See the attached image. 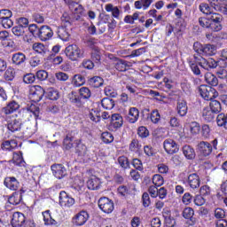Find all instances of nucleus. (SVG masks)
Here are the masks:
<instances>
[{"mask_svg":"<svg viewBox=\"0 0 227 227\" xmlns=\"http://www.w3.org/2000/svg\"><path fill=\"white\" fill-rule=\"evenodd\" d=\"M217 138H215L211 142L200 141L197 145V152L201 157H208L214 150H217Z\"/></svg>","mask_w":227,"mask_h":227,"instance_id":"nucleus-1","label":"nucleus"},{"mask_svg":"<svg viewBox=\"0 0 227 227\" xmlns=\"http://www.w3.org/2000/svg\"><path fill=\"white\" fill-rule=\"evenodd\" d=\"M65 54L71 61H79L84 58V51L77 44H70L65 49Z\"/></svg>","mask_w":227,"mask_h":227,"instance_id":"nucleus-2","label":"nucleus"},{"mask_svg":"<svg viewBox=\"0 0 227 227\" xmlns=\"http://www.w3.org/2000/svg\"><path fill=\"white\" fill-rule=\"evenodd\" d=\"M197 63L201 68L204 70H212V68H217V67H221V63H223V67H226V63L224 59L215 60L213 58L205 59L200 57L197 59Z\"/></svg>","mask_w":227,"mask_h":227,"instance_id":"nucleus-3","label":"nucleus"},{"mask_svg":"<svg viewBox=\"0 0 227 227\" xmlns=\"http://www.w3.org/2000/svg\"><path fill=\"white\" fill-rule=\"evenodd\" d=\"M199 93L204 100H214V98H217V97H219V92H217L215 89L207 85H200L199 87Z\"/></svg>","mask_w":227,"mask_h":227,"instance_id":"nucleus-4","label":"nucleus"},{"mask_svg":"<svg viewBox=\"0 0 227 227\" xmlns=\"http://www.w3.org/2000/svg\"><path fill=\"white\" fill-rule=\"evenodd\" d=\"M59 204L62 208H71L75 205V199L68 195L67 192L61 191L59 192Z\"/></svg>","mask_w":227,"mask_h":227,"instance_id":"nucleus-5","label":"nucleus"},{"mask_svg":"<svg viewBox=\"0 0 227 227\" xmlns=\"http://www.w3.org/2000/svg\"><path fill=\"white\" fill-rule=\"evenodd\" d=\"M88 219H90V214L85 210H82L73 216L72 224L74 226H84L88 223Z\"/></svg>","mask_w":227,"mask_h":227,"instance_id":"nucleus-6","label":"nucleus"},{"mask_svg":"<svg viewBox=\"0 0 227 227\" xmlns=\"http://www.w3.org/2000/svg\"><path fill=\"white\" fill-rule=\"evenodd\" d=\"M98 207L105 214H111L114 210V203L107 197H101L99 199Z\"/></svg>","mask_w":227,"mask_h":227,"instance_id":"nucleus-7","label":"nucleus"},{"mask_svg":"<svg viewBox=\"0 0 227 227\" xmlns=\"http://www.w3.org/2000/svg\"><path fill=\"white\" fill-rule=\"evenodd\" d=\"M163 147L165 152H167V153L169 155H173V153H178V151L180 150L178 144H176V142L171 138L164 140Z\"/></svg>","mask_w":227,"mask_h":227,"instance_id":"nucleus-8","label":"nucleus"},{"mask_svg":"<svg viewBox=\"0 0 227 227\" xmlns=\"http://www.w3.org/2000/svg\"><path fill=\"white\" fill-rule=\"evenodd\" d=\"M6 121H7V129L11 132H18V130H20L22 127V121H20V119H17L15 117H6Z\"/></svg>","mask_w":227,"mask_h":227,"instance_id":"nucleus-9","label":"nucleus"},{"mask_svg":"<svg viewBox=\"0 0 227 227\" xmlns=\"http://www.w3.org/2000/svg\"><path fill=\"white\" fill-rule=\"evenodd\" d=\"M45 95V90L42 88V86H35L34 90H32V92L29 94V98L32 102H35V104L40 102L42 98H43V96Z\"/></svg>","mask_w":227,"mask_h":227,"instance_id":"nucleus-10","label":"nucleus"},{"mask_svg":"<svg viewBox=\"0 0 227 227\" xmlns=\"http://www.w3.org/2000/svg\"><path fill=\"white\" fill-rule=\"evenodd\" d=\"M54 35V32L52 28L49 26H42L39 30V35L37 38H40L42 42H47V40H51Z\"/></svg>","mask_w":227,"mask_h":227,"instance_id":"nucleus-11","label":"nucleus"},{"mask_svg":"<svg viewBox=\"0 0 227 227\" xmlns=\"http://www.w3.org/2000/svg\"><path fill=\"white\" fill-rule=\"evenodd\" d=\"M27 58L23 52L18 51L12 56V63L14 67H24Z\"/></svg>","mask_w":227,"mask_h":227,"instance_id":"nucleus-12","label":"nucleus"},{"mask_svg":"<svg viewBox=\"0 0 227 227\" xmlns=\"http://www.w3.org/2000/svg\"><path fill=\"white\" fill-rule=\"evenodd\" d=\"M52 174L56 178L61 180V178H65L67 175V168L62 164H53L51 165Z\"/></svg>","mask_w":227,"mask_h":227,"instance_id":"nucleus-13","label":"nucleus"},{"mask_svg":"<svg viewBox=\"0 0 227 227\" xmlns=\"http://www.w3.org/2000/svg\"><path fill=\"white\" fill-rule=\"evenodd\" d=\"M188 185L193 191H195V189H200V185H201V179H200V176L196 173L190 174L188 176Z\"/></svg>","mask_w":227,"mask_h":227,"instance_id":"nucleus-14","label":"nucleus"},{"mask_svg":"<svg viewBox=\"0 0 227 227\" xmlns=\"http://www.w3.org/2000/svg\"><path fill=\"white\" fill-rule=\"evenodd\" d=\"M26 223V216L22 213L16 212L12 215V226L13 227H22Z\"/></svg>","mask_w":227,"mask_h":227,"instance_id":"nucleus-15","label":"nucleus"},{"mask_svg":"<svg viewBox=\"0 0 227 227\" xmlns=\"http://www.w3.org/2000/svg\"><path fill=\"white\" fill-rule=\"evenodd\" d=\"M208 3L216 12H226L227 0H208Z\"/></svg>","mask_w":227,"mask_h":227,"instance_id":"nucleus-16","label":"nucleus"},{"mask_svg":"<svg viewBox=\"0 0 227 227\" xmlns=\"http://www.w3.org/2000/svg\"><path fill=\"white\" fill-rule=\"evenodd\" d=\"M68 99L71 104H74L76 107H82L84 106V100L80 95H77L75 91H72L68 94Z\"/></svg>","mask_w":227,"mask_h":227,"instance_id":"nucleus-17","label":"nucleus"},{"mask_svg":"<svg viewBox=\"0 0 227 227\" xmlns=\"http://www.w3.org/2000/svg\"><path fill=\"white\" fill-rule=\"evenodd\" d=\"M75 136H77V131L73 130V131H70L67 135V137L64 138L63 145L66 150H70L72 146H74L73 143H74V139H75Z\"/></svg>","mask_w":227,"mask_h":227,"instance_id":"nucleus-18","label":"nucleus"},{"mask_svg":"<svg viewBox=\"0 0 227 227\" xmlns=\"http://www.w3.org/2000/svg\"><path fill=\"white\" fill-rule=\"evenodd\" d=\"M102 182L100 181V178L92 176L88 181H87V187L90 191H98L101 187Z\"/></svg>","mask_w":227,"mask_h":227,"instance_id":"nucleus-19","label":"nucleus"},{"mask_svg":"<svg viewBox=\"0 0 227 227\" xmlns=\"http://www.w3.org/2000/svg\"><path fill=\"white\" fill-rule=\"evenodd\" d=\"M33 51L37 54H40L43 58L45 57L47 52H49V49L47 46L43 45L42 43H35L32 46Z\"/></svg>","mask_w":227,"mask_h":227,"instance_id":"nucleus-20","label":"nucleus"},{"mask_svg":"<svg viewBox=\"0 0 227 227\" xmlns=\"http://www.w3.org/2000/svg\"><path fill=\"white\" fill-rule=\"evenodd\" d=\"M182 215L184 219H189L191 221V226L196 224V219L194 218V209H192V207H185L183 210Z\"/></svg>","mask_w":227,"mask_h":227,"instance_id":"nucleus-21","label":"nucleus"},{"mask_svg":"<svg viewBox=\"0 0 227 227\" xmlns=\"http://www.w3.org/2000/svg\"><path fill=\"white\" fill-rule=\"evenodd\" d=\"M202 118L207 121V123H210V121H214L215 114L210 109V107L207 106L202 110Z\"/></svg>","mask_w":227,"mask_h":227,"instance_id":"nucleus-22","label":"nucleus"},{"mask_svg":"<svg viewBox=\"0 0 227 227\" xmlns=\"http://www.w3.org/2000/svg\"><path fill=\"white\" fill-rule=\"evenodd\" d=\"M176 109H177V114H179V116H185L188 111L187 101L184 99H178Z\"/></svg>","mask_w":227,"mask_h":227,"instance_id":"nucleus-23","label":"nucleus"},{"mask_svg":"<svg viewBox=\"0 0 227 227\" xmlns=\"http://www.w3.org/2000/svg\"><path fill=\"white\" fill-rule=\"evenodd\" d=\"M4 184L11 191H17L19 189V181L15 177H6Z\"/></svg>","mask_w":227,"mask_h":227,"instance_id":"nucleus-24","label":"nucleus"},{"mask_svg":"<svg viewBox=\"0 0 227 227\" xmlns=\"http://www.w3.org/2000/svg\"><path fill=\"white\" fill-rule=\"evenodd\" d=\"M24 191L15 192L12 196L8 198V202L11 205H19L22 201V193Z\"/></svg>","mask_w":227,"mask_h":227,"instance_id":"nucleus-25","label":"nucleus"},{"mask_svg":"<svg viewBox=\"0 0 227 227\" xmlns=\"http://www.w3.org/2000/svg\"><path fill=\"white\" fill-rule=\"evenodd\" d=\"M139 120V110L136 107H131L129 111L128 121L129 123H136Z\"/></svg>","mask_w":227,"mask_h":227,"instance_id":"nucleus-26","label":"nucleus"},{"mask_svg":"<svg viewBox=\"0 0 227 227\" xmlns=\"http://www.w3.org/2000/svg\"><path fill=\"white\" fill-rule=\"evenodd\" d=\"M58 36L63 42H68L70 40V33H68V28L65 27H59L58 28Z\"/></svg>","mask_w":227,"mask_h":227,"instance_id":"nucleus-27","label":"nucleus"},{"mask_svg":"<svg viewBox=\"0 0 227 227\" xmlns=\"http://www.w3.org/2000/svg\"><path fill=\"white\" fill-rule=\"evenodd\" d=\"M183 153L184 157L188 159V160H192V159L196 157V152L191 145H184L183 147Z\"/></svg>","mask_w":227,"mask_h":227,"instance_id":"nucleus-28","label":"nucleus"},{"mask_svg":"<svg viewBox=\"0 0 227 227\" xmlns=\"http://www.w3.org/2000/svg\"><path fill=\"white\" fill-rule=\"evenodd\" d=\"M20 106L19 103H17L16 101H11L7 106H5L3 111L4 113V114H12V113H15V111H17V109H19Z\"/></svg>","mask_w":227,"mask_h":227,"instance_id":"nucleus-29","label":"nucleus"},{"mask_svg":"<svg viewBox=\"0 0 227 227\" xmlns=\"http://www.w3.org/2000/svg\"><path fill=\"white\" fill-rule=\"evenodd\" d=\"M205 81L207 84H210V86H217V84H219V80L212 73L205 74Z\"/></svg>","mask_w":227,"mask_h":227,"instance_id":"nucleus-30","label":"nucleus"},{"mask_svg":"<svg viewBox=\"0 0 227 227\" xmlns=\"http://www.w3.org/2000/svg\"><path fill=\"white\" fill-rule=\"evenodd\" d=\"M217 52V48L214 44L204 45L202 54L206 56H214Z\"/></svg>","mask_w":227,"mask_h":227,"instance_id":"nucleus-31","label":"nucleus"},{"mask_svg":"<svg viewBox=\"0 0 227 227\" xmlns=\"http://www.w3.org/2000/svg\"><path fill=\"white\" fill-rule=\"evenodd\" d=\"M46 97L49 100H58L59 98V90L54 88H49L46 91Z\"/></svg>","mask_w":227,"mask_h":227,"instance_id":"nucleus-32","label":"nucleus"},{"mask_svg":"<svg viewBox=\"0 0 227 227\" xmlns=\"http://www.w3.org/2000/svg\"><path fill=\"white\" fill-rule=\"evenodd\" d=\"M89 84L92 88H100L104 84V79L100 76H94L89 80Z\"/></svg>","mask_w":227,"mask_h":227,"instance_id":"nucleus-33","label":"nucleus"},{"mask_svg":"<svg viewBox=\"0 0 227 227\" xmlns=\"http://www.w3.org/2000/svg\"><path fill=\"white\" fill-rule=\"evenodd\" d=\"M209 109L215 114L221 113V109H223L221 106V102H219L218 100H215H215L211 99V102L209 103Z\"/></svg>","mask_w":227,"mask_h":227,"instance_id":"nucleus-34","label":"nucleus"},{"mask_svg":"<svg viewBox=\"0 0 227 227\" xmlns=\"http://www.w3.org/2000/svg\"><path fill=\"white\" fill-rule=\"evenodd\" d=\"M17 145H18L17 141L7 140L2 144V150L11 151V150H13L14 148H17Z\"/></svg>","mask_w":227,"mask_h":227,"instance_id":"nucleus-35","label":"nucleus"},{"mask_svg":"<svg viewBox=\"0 0 227 227\" xmlns=\"http://www.w3.org/2000/svg\"><path fill=\"white\" fill-rule=\"evenodd\" d=\"M216 123L218 127H224V129H227V114H220L216 117Z\"/></svg>","mask_w":227,"mask_h":227,"instance_id":"nucleus-36","label":"nucleus"},{"mask_svg":"<svg viewBox=\"0 0 227 227\" xmlns=\"http://www.w3.org/2000/svg\"><path fill=\"white\" fill-rule=\"evenodd\" d=\"M86 82V78L81 74H75L73 78V84L77 88L82 86Z\"/></svg>","mask_w":227,"mask_h":227,"instance_id":"nucleus-37","label":"nucleus"},{"mask_svg":"<svg viewBox=\"0 0 227 227\" xmlns=\"http://www.w3.org/2000/svg\"><path fill=\"white\" fill-rule=\"evenodd\" d=\"M101 105L104 109H113L114 107V100L109 98H105L101 100Z\"/></svg>","mask_w":227,"mask_h":227,"instance_id":"nucleus-38","label":"nucleus"},{"mask_svg":"<svg viewBox=\"0 0 227 227\" xmlns=\"http://www.w3.org/2000/svg\"><path fill=\"white\" fill-rule=\"evenodd\" d=\"M76 152L78 155L84 157V155L88 153V147H86L84 144L81 143V140H80L76 145Z\"/></svg>","mask_w":227,"mask_h":227,"instance_id":"nucleus-39","label":"nucleus"},{"mask_svg":"<svg viewBox=\"0 0 227 227\" xmlns=\"http://www.w3.org/2000/svg\"><path fill=\"white\" fill-rule=\"evenodd\" d=\"M91 59L95 61V63H100V59H102V53L100 52V49L94 48L91 52Z\"/></svg>","mask_w":227,"mask_h":227,"instance_id":"nucleus-40","label":"nucleus"},{"mask_svg":"<svg viewBox=\"0 0 227 227\" xmlns=\"http://www.w3.org/2000/svg\"><path fill=\"white\" fill-rule=\"evenodd\" d=\"M79 93H80L81 98H82L83 100H88V98L91 97V90H90V89L87 87H82L79 90Z\"/></svg>","mask_w":227,"mask_h":227,"instance_id":"nucleus-41","label":"nucleus"},{"mask_svg":"<svg viewBox=\"0 0 227 227\" xmlns=\"http://www.w3.org/2000/svg\"><path fill=\"white\" fill-rule=\"evenodd\" d=\"M190 131L192 136H197V134H200V130H201V127L200 126V123L196 121H192L189 125Z\"/></svg>","mask_w":227,"mask_h":227,"instance_id":"nucleus-42","label":"nucleus"},{"mask_svg":"<svg viewBox=\"0 0 227 227\" xmlns=\"http://www.w3.org/2000/svg\"><path fill=\"white\" fill-rule=\"evenodd\" d=\"M208 20H211V23H221L223 22V16L219 13L214 12V11L209 14Z\"/></svg>","mask_w":227,"mask_h":227,"instance_id":"nucleus-43","label":"nucleus"},{"mask_svg":"<svg viewBox=\"0 0 227 227\" xmlns=\"http://www.w3.org/2000/svg\"><path fill=\"white\" fill-rule=\"evenodd\" d=\"M12 31L15 36H24L26 33V27L22 26H16L12 28Z\"/></svg>","mask_w":227,"mask_h":227,"instance_id":"nucleus-44","label":"nucleus"},{"mask_svg":"<svg viewBox=\"0 0 227 227\" xmlns=\"http://www.w3.org/2000/svg\"><path fill=\"white\" fill-rule=\"evenodd\" d=\"M115 61V68L119 72H125L127 70V64L125 61L118 59V58L114 59Z\"/></svg>","mask_w":227,"mask_h":227,"instance_id":"nucleus-45","label":"nucleus"},{"mask_svg":"<svg viewBox=\"0 0 227 227\" xmlns=\"http://www.w3.org/2000/svg\"><path fill=\"white\" fill-rule=\"evenodd\" d=\"M150 120L153 123L155 124L160 121V114L159 113V110L155 109L151 112Z\"/></svg>","mask_w":227,"mask_h":227,"instance_id":"nucleus-46","label":"nucleus"},{"mask_svg":"<svg viewBox=\"0 0 227 227\" xmlns=\"http://www.w3.org/2000/svg\"><path fill=\"white\" fill-rule=\"evenodd\" d=\"M4 77L5 81H12V79H15V69L13 67H8Z\"/></svg>","mask_w":227,"mask_h":227,"instance_id":"nucleus-47","label":"nucleus"},{"mask_svg":"<svg viewBox=\"0 0 227 227\" xmlns=\"http://www.w3.org/2000/svg\"><path fill=\"white\" fill-rule=\"evenodd\" d=\"M153 184L156 186V187H160V185L164 184V177H162V176L159 175V174H155L153 176Z\"/></svg>","mask_w":227,"mask_h":227,"instance_id":"nucleus-48","label":"nucleus"},{"mask_svg":"<svg viewBox=\"0 0 227 227\" xmlns=\"http://www.w3.org/2000/svg\"><path fill=\"white\" fill-rule=\"evenodd\" d=\"M36 81V75L35 74L29 73L23 76V82L25 84H33Z\"/></svg>","mask_w":227,"mask_h":227,"instance_id":"nucleus-49","label":"nucleus"},{"mask_svg":"<svg viewBox=\"0 0 227 227\" xmlns=\"http://www.w3.org/2000/svg\"><path fill=\"white\" fill-rule=\"evenodd\" d=\"M12 162L16 166H24V158H22V154L13 153Z\"/></svg>","mask_w":227,"mask_h":227,"instance_id":"nucleus-50","label":"nucleus"},{"mask_svg":"<svg viewBox=\"0 0 227 227\" xmlns=\"http://www.w3.org/2000/svg\"><path fill=\"white\" fill-rule=\"evenodd\" d=\"M89 118L90 120H91V121H94L95 123H98V121H100L101 120L100 113L92 109L89 114Z\"/></svg>","mask_w":227,"mask_h":227,"instance_id":"nucleus-51","label":"nucleus"},{"mask_svg":"<svg viewBox=\"0 0 227 227\" xmlns=\"http://www.w3.org/2000/svg\"><path fill=\"white\" fill-rule=\"evenodd\" d=\"M200 11L202 12V13H205V15H212V12L214 11H212V7H209L208 4H200Z\"/></svg>","mask_w":227,"mask_h":227,"instance_id":"nucleus-52","label":"nucleus"},{"mask_svg":"<svg viewBox=\"0 0 227 227\" xmlns=\"http://www.w3.org/2000/svg\"><path fill=\"white\" fill-rule=\"evenodd\" d=\"M13 16V12H12L9 9H2L0 10V20H3L4 19H12Z\"/></svg>","mask_w":227,"mask_h":227,"instance_id":"nucleus-53","label":"nucleus"},{"mask_svg":"<svg viewBox=\"0 0 227 227\" xmlns=\"http://www.w3.org/2000/svg\"><path fill=\"white\" fill-rule=\"evenodd\" d=\"M0 24L4 27V29H10L11 27H13V20H12V18L0 20Z\"/></svg>","mask_w":227,"mask_h":227,"instance_id":"nucleus-54","label":"nucleus"},{"mask_svg":"<svg viewBox=\"0 0 227 227\" xmlns=\"http://www.w3.org/2000/svg\"><path fill=\"white\" fill-rule=\"evenodd\" d=\"M123 127V117L120 114H114V129H121Z\"/></svg>","mask_w":227,"mask_h":227,"instance_id":"nucleus-55","label":"nucleus"},{"mask_svg":"<svg viewBox=\"0 0 227 227\" xmlns=\"http://www.w3.org/2000/svg\"><path fill=\"white\" fill-rule=\"evenodd\" d=\"M137 136L142 138L148 137V136H150V131L148 130V129H146V127L140 126L137 129Z\"/></svg>","mask_w":227,"mask_h":227,"instance_id":"nucleus-56","label":"nucleus"},{"mask_svg":"<svg viewBox=\"0 0 227 227\" xmlns=\"http://www.w3.org/2000/svg\"><path fill=\"white\" fill-rule=\"evenodd\" d=\"M102 140L107 145L114 141V137L109 132H103L101 135Z\"/></svg>","mask_w":227,"mask_h":227,"instance_id":"nucleus-57","label":"nucleus"},{"mask_svg":"<svg viewBox=\"0 0 227 227\" xmlns=\"http://www.w3.org/2000/svg\"><path fill=\"white\" fill-rule=\"evenodd\" d=\"M129 150H131V152H139V150H141V144H139V140L133 139L129 145Z\"/></svg>","mask_w":227,"mask_h":227,"instance_id":"nucleus-58","label":"nucleus"},{"mask_svg":"<svg viewBox=\"0 0 227 227\" xmlns=\"http://www.w3.org/2000/svg\"><path fill=\"white\" fill-rule=\"evenodd\" d=\"M30 67H33L34 68L38 67V65H42V58L39 56H34L30 58L29 60Z\"/></svg>","mask_w":227,"mask_h":227,"instance_id":"nucleus-59","label":"nucleus"},{"mask_svg":"<svg viewBox=\"0 0 227 227\" xmlns=\"http://www.w3.org/2000/svg\"><path fill=\"white\" fill-rule=\"evenodd\" d=\"M35 77L38 81H46L47 77H49V73L45 70H39L36 72Z\"/></svg>","mask_w":227,"mask_h":227,"instance_id":"nucleus-60","label":"nucleus"},{"mask_svg":"<svg viewBox=\"0 0 227 227\" xmlns=\"http://www.w3.org/2000/svg\"><path fill=\"white\" fill-rule=\"evenodd\" d=\"M118 162L120 166L123 168V169H127L130 166V163L129 162V159L125 156H120L118 158Z\"/></svg>","mask_w":227,"mask_h":227,"instance_id":"nucleus-61","label":"nucleus"},{"mask_svg":"<svg viewBox=\"0 0 227 227\" xmlns=\"http://www.w3.org/2000/svg\"><path fill=\"white\" fill-rule=\"evenodd\" d=\"M117 194L122 198H126L129 195V188L125 185H121L117 188Z\"/></svg>","mask_w":227,"mask_h":227,"instance_id":"nucleus-62","label":"nucleus"},{"mask_svg":"<svg viewBox=\"0 0 227 227\" xmlns=\"http://www.w3.org/2000/svg\"><path fill=\"white\" fill-rule=\"evenodd\" d=\"M28 31L35 36V38H38V35H40V28L35 24H32L28 27Z\"/></svg>","mask_w":227,"mask_h":227,"instance_id":"nucleus-63","label":"nucleus"},{"mask_svg":"<svg viewBox=\"0 0 227 227\" xmlns=\"http://www.w3.org/2000/svg\"><path fill=\"white\" fill-rule=\"evenodd\" d=\"M181 89L184 91V93H186V95H189L191 93V83L187 82V80H184L183 82H181Z\"/></svg>","mask_w":227,"mask_h":227,"instance_id":"nucleus-64","label":"nucleus"}]
</instances>
